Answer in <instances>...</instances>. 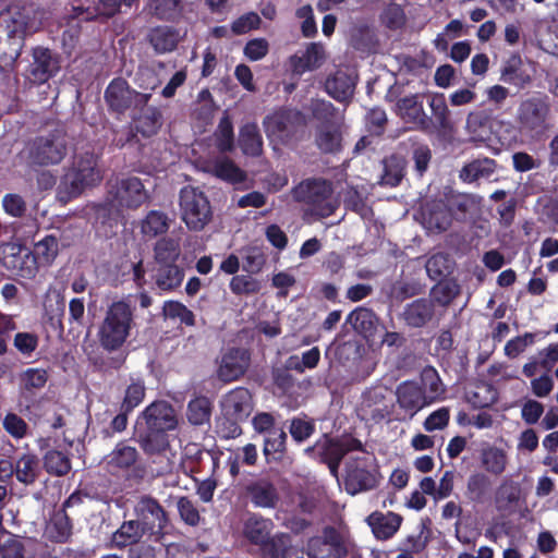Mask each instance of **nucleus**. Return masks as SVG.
<instances>
[{"mask_svg":"<svg viewBox=\"0 0 558 558\" xmlns=\"http://www.w3.org/2000/svg\"><path fill=\"white\" fill-rule=\"evenodd\" d=\"M133 308L126 301H117L108 306L98 327L100 347L109 352L119 350L131 335Z\"/></svg>","mask_w":558,"mask_h":558,"instance_id":"f257e3e1","label":"nucleus"},{"mask_svg":"<svg viewBox=\"0 0 558 558\" xmlns=\"http://www.w3.org/2000/svg\"><path fill=\"white\" fill-rule=\"evenodd\" d=\"M101 179V170L94 154L86 153L76 157L73 167L64 174L58 187V198L62 203H68L73 197L81 195L86 187L100 182Z\"/></svg>","mask_w":558,"mask_h":558,"instance_id":"f03ea898","label":"nucleus"},{"mask_svg":"<svg viewBox=\"0 0 558 558\" xmlns=\"http://www.w3.org/2000/svg\"><path fill=\"white\" fill-rule=\"evenodd\" d=\"M274 523L270 519L257 514L250 515L243 525V535L252 544L257 545L271 558H288L290 537L288 534L271 535Z\"/></svg>","mask_w":558,"mask_h":558,"instance_id":"7ed1b4c3","label":"nucleus"},{"mask_svg":"<svg viewBox=\"0 0 558 558\" xmlns=\"http://www.w3.org/2000/svg\"><path fill=\"white\" fill-rule=\"evenodd\" d=\"M180 218L190 231L205 229L213 219V209L206 194L194 186H185L180 192Z\"/></svg>","mask_w":558,"mask_h":558,"instance_id":"20e7f679","label":"nucleus"},{"mask_svg":"<svg viewBox=\"0 0 558 558\" xmlns=\"http://www.w3.org/2000/svg\"><path fill=\"white\" fill-rule=\"evenodd\" d=\"M148 193L138 178L130 177L117 180L110 184L107 202L101 210L119 211L122 208H137L146 203Z\"/></svg>","mask_w":558,"mask_h":558,"instance_id":"39448f33","label":"nucleus"},{"mask_svg":"<svg viewBox=\"0 0 558 558\" xmlns=\"http://www.w3.org/2000/svg\"><path fill=\"white\" fill-rule=\"evenodd\" d=\"M359 453L350 457L345 469V489L355 495L374 488L378 483V472L371 454L357 450Z\"/></svg>","mask_w":558,"mask_h":558,"instance_id":"423d86ee","label":"nucleus"},{"mask_svg":"<svg viewBox=\"0 0 558 558\" xmlns=\"http://www.w3.org/2000/svg\"><path fill=\"white\" fill-rule=\"evenodd\" d=\"M293 195L296 201L311 205L313 213L319 217L330 216L338 207L331 186L326 181L302 182L294 189Z\"/></svg>","mask_w":558,"mask_h":558,"instance_id":"0eeeda50","label":"nucleus"},{"mask_svg":"<svg viewBox=\"0 0 558 558\" xmlns=\"http://www.w3.org/2000/svg\"><path fill=\"white\" fill-rule=\"evenodd\" d=\"M27 151L28 159L35 165L59 163L66 155V141L62 132L56 131L33 140Z\"/></svg>","mask_w":558,"mask_h":558,"instance_id":"6e6552de","label":"nucleus"},{"mask_svg":"<svg viewBox=\"0 0 558 558\" xmlns=\"http://www.w3.org/2000/svg\"><path fill=\"white\" fill-rule=\"evenodd\" d=\"M264 124L271 142L287 144L305 124V118L298 110H283L269 116Z\"/></svg>","mask_w":558,"mask_h":558,"instance_id":"1a4fd4ad","label":"nucleus"},{"mask_svg":"<svg viewBox=\"0 0 558 558\" xmlns=\"http://www.w3.org/2000/svg\"><path fill=\"white\" fill-rule=\"evenodd\" d=\"M105 98L112 110L123 112L132 107L135 109L146 106L150 94L137 93L131 89L125 81L114 80L107 87Z\"/></svg>","mask_w":558,"mask_h":558,"instance_id":"9d476101","label":"nucleus"},{"mask_svg":"<svg viewBox=\"0 0 558 558\" xmlns=\"http://www.w3.org/2000/svg\"><path fill=\"white\" fill-rule=\"evenodd\" d=\"M549 112L550 106L547 98L533 96L520 104L518 121L523 131H541L546 126Z\"/></svg>","mask_w":558,"mask_h":558,"instance_id":"9b49d317","label":"nucleus"},{"mask_svg":"<svg viewBox=\"0 0 558 558\" xmlns=\"http://www.w3.org/2000/svg\"><path fill=\"white\" fill-rule=\"evenodd\" d=\"M178 426L174 409L166 401L149 404L138 416L136 427L168 432Z\"/></svg>","mask_w":558,"mask_h":558,"instance_id":"f8f14e48","label":"nucleus"},{"mask_svg":"<svg viewBox=\"0 0 558 558\" xmlns=\"http://www.w3.org/2000/svg\"><path fill=\"white\" fill-rule=\"evenodd\" d=\"M135 512L142 526L154 535L156 539L163 535L168 518L163 508L156 499L149 496L141 497L135 506Z\"/></svg>","mask_w":558,"mask_h":558,"instance_id":"ddd939ff","label":"nucleus"},{"mask_svg":"<svg viewBox=\"0 0 558 558\" xmlns=\"http://www.w3.org/2000/svg\"><path fill=\"white\" fill-rule=\"evenodd\" d=\"M360 449L361 442L354 438L347 437L339 440H332L325 437L324 440L318 441L314 448H308L306 450L318 451L328 462L330 471L335 474L342 457L348 452L357 451Z\"/></svg>","mask_w":558,"mask_h":558,"instance_id":"4468645a","label":"nucleus"},{"mask_svg":"<svg viewBox=\"0 0 558 558\" xmlns=\"http://www.w3.org/2000/svg\"><path fill=\"white\" fill-rule=\"evenodd\" d=\"M59 70L58 61L49 49L37 47L33 50V62L29 65V80L43 84Z\"/></svg>","mask_w":558,"mask_h":558,"instance_id":"2eb2a0df","label":"nucleus"},{"mask_svg":"<svg viewBox=\"0 0 558 558\" xmlns=\"http://www.w3.org/2000/svg\"><path fill=\"white\" fill-rule=\"evenodd\" d=\"M221 405L227 416L241 421L253 410L252 396L246 388L239 387L223 397Z\"/></svg>","mask_w":558,"mask_h":558,"instance_id":"dca6fc26","label":"nucleus"},{"mask_svg":"<svg viewBox=\"0 0 558 558\" xmlns=\"http://www.w3.org/2000/svg\"><path fill=\"white\" fill-rule=\"evenodd\" d=\"M396 393L400 408L411 416L424 407L430 404V399H427L423 388L413 381H405L399 385Z\"/></svg>","mask_w":558,"mask_h":558,"instance_id":"f3484780","label":"nucleus"},{"mask_svg":"<svg viewBox=\"0 0 558 558\" xmlns=\"http://www.w3.org/2000/svg\"><path fill=\"white\" fill-rule=\"evenodd\" d=\"M355 84V72L349 69H341L327 80L326 90L336 100L347 101L353 96Z\"/></svg>","mask_w":558,"mask_h":558,"instance_id":"a211bd4d","label":"nucleus"},{"mask_svg":"<svg viewBox=\"0 0 558 558\" xmlns=\"http://www.w3.org/2000/svg\"><path fill=\"white\" fill-rule=\"evenodd\" d=\"M248 363L250 356L245 350H231L222 357L218 376L223 381L235 380L245 373Z\"/></svg>","mask_w":558,"mask_h":558,"instance_id":"6ab92c4d","label":"nucleus"},{"mask_svg":"<svg viewBox=\"0 0 558 558\" xmlns=\"http://www.w3.org/2000/svg\"><path fill=\"white\" fill-rule=\"evenodd\" d=\"M452 222L450 209L444 202L427 204L422 214V223L430 232L446 231Z\"/></svg>","mask_w":558,"mask_h":558,"instance_id":"aec40b11","label":"nucleus"},{"mask_svg":"<svg viewBox=\"0 0 558 558\" xmlns=\"http://www.w3.org/2000/svg\"><path fill=\"white\" fill-rule=\"evenodd\" d=\"M246 496L257 508H275L279 501V494L271 482L260 478L250 483Z\"/></svg>","mask_w":558,"mask_h":558,"instance_id":"412c9836","label":"nucleus"},{"mask_svg":"<svg viewBox=\"0 0 558 558\" xmlns=\"http://www.w3.org/2000/svg\"><path fill=\"white\" fill-rule=\"evenodd\" d=\"M366 521L375 537L385 541L392 537L400 529L402 517L390 511L385 513L375 511L367 517Z\"/></svg>","mask_w":558,"mask_h":558,"instance_id":"4be33fe9","label":"nucleus"},{"mask_svg":"<svg viewBox=\"0 0 558 558\" xmlns=\"http://www.w3.org/2000/svg\"><path fill=\"white\" fill-rule=\"evenodd\" d=\"M136 439L146 454L160 456L169 450L167 432L135 427Z\"/></svg>","mask_w":558,"mask_h":558,"instance_id":"5701e85b","label":"nucleus"},{"mask_svg":"<svg viewBox=\"0 0 558 558\" xmlns=\"http://www.w3.org/2000/svg\"><path fill=\"white\" fill-rule=\"evenodd\" d=\"M325 60V49L320 44L312 43L301 54H294L290 59L293 72L302 74L322 65Z\"/></svg>","mask_w":558,"mask_h":558,"instance_id":"b1692460","label":"nucleus"},{"mask_svg":"<svg viewBox=\"0 0 558 558\" xmlns=\"http://www.w3.org/2000/svg\"><path fill=\"white\" fill-rule=\"evenodd\" d=\"M465 132L472 142L485 143L493 135V121L483 112H470L465 120Z\"/></svg>","mask_w":558,"mask_h":558,"instance_id":"393cba45","label":"nucleus"},{"mask_svg":"<svg viewBox=\"0 0 558 558\" xmlns=\"http://www.w3.org/2000/svg\"><path fill=\"white\" fill-rule=\"evenodd\" d=\"M397 112L405 122L413 123L420 128H425L428 124L423 106L416 95L399 99L397 102Z\"/></svg>","mask_w":558,"mask_h":558,"instance_id":"a878e982","label":"nucleus"},{"mask_svg":"<svg viewBox=\"0 0 558 558\" xmlns=\"http://www.w3.org/2000/svg\"><path fill=\"white\" fill-rule=\"evenodd\" d=\"M156 286L162 291H172L179 288L184 279V271L178 265L154 266Z\"/></svg>","mask_w":558,"mask_h":558,"instance_id":"bb28decb","label":"nucleus"},{"mask_svg":"<svg viewBox=\"0 0 558 558\" xmlns=\"http://www.w3.org/2000/svg\"><path fill=\"white\" fill-rule=\"evenodd\" d=\"M434 315L432 301L421 299L407 305L403 317L408 325L412 327H422L428 323Z\"/></svg>","mask_w":558,"mask_h":558,"instance_id":"cd10ccee","label":"nucleus"},{"mask_svg":"<svg viewBox=\"0 0 558 558\" xmlns=\"http://www.w3.org/2000/svg\"><path fill=\"white\" fill-rule=\"evenodd\" d=\"M180 254L178 240L162 238L156 242L154 247V266L177 265Z\"/></svg>","mask_w":558,"mask_h":558,"instance_id":"c85d7f7f","label":"nucleus"},{"mask_svg":"<svg viewBox=\"0 0 558 558\" xmlns=\"http://www.w3.org/2000/svg\"><path fill=\"white\" fill-rule=\"evenodd\" d=\"M465 399L475 408H486L496 401L497 392L490 384L477 381L469 386Z\"/></svg>","mask_w":558,"mask_h":558,"instance_id":"c756f323","label":"nucleus"},{"mask_svg":"<svg viewBox=\"0 0 558 558\" xmlns=\"http://www.w3.org/2000/svg\"><path fill=\"white\" fill-rule=\"evenodd\" d=\"M482 466L493 475H500L508 464V456L501 448L488 446L481 451Z\"/></svg>","mask_w":558,"mask_h":558,"instance_id":"7c9ffc66","label":"nucleus"},{"mask_svg":"<svg viewBox=\"0 0 558 558\" xmlns=\"http://www.w3.org/2000/svg\"><path fill=\"white\" fill-rule=\"evenodd\" d=\"M496 170V162L489 158L476 159L465 165L460 171L464 182H474L478 179L489 178Z\"/></svg>","mask_w":558,"mask_h":558,"instance_id":"2f4dec72","label":"nucleus"},{"mask_svg":"<svg viewBox=\"0 0 558 558\" xmlns=\"http://www.w3.org/2000/svg\"><path fill=\"white\" fill-rule=\"evenodd\" d=\"M170 226L169 217L159 210H150L141 222V232L148 239L167 232Z\"/></svg>","mask_w":558,"mask_h":558,"instance_id":"473e14b6","label":"nucleus"},{"mask_svg":"<svg viewBox=\"0 0 558 558\" xmlns=\"http://www.w3.org/2000/svg\"><path fill=\"white\" fill-rule=\"evenodd\" d=\"M136 448L119 444L106 458L107 464L111 471L119 469H128L137 460Z\"/></svg>","mask_w":558,"mask_h":558,"instance_id":"72a5a7b5","label":"nucleus"},{"mask_svg":"<svg viewBox=\"0 0 558 558\" xmlns=\"http://www.w3.org/2000/svg\"><path fill=\"white\" fill-rule=\"evenodd\" d=\"M147 532L140 521L124 522L112 535V543L118 547H125L137 543Z\"/></svg>","mask_w":558,"mask_h":558,"instance_id":"f704fd0d","label":"nucleus"},{"mask_svg":"<svg viewBox=\"0 0 558 558\" xmlns=\"http://www.w3.org/2000/svg\"><path fill=\"white\" fill-rule=\"evenodd\" d=\"M408 0H390L386 3L381 14V22L391 29H398L405 25L407 15L404 8Z\"/></svg>","mask_w":558,"mask_h":558,"instance_id":"c9c22d12","label":"nucleus"},{"mask_svg":"<svg viewBox=\"0 0 558 558\" xmlns=\"http://www.w3.org/2000/svg\"><path fill=\"white\" fill-rule=\"evenodd\" d=\"M179 39V33L167 26L156 27L149 34L150 44L159 53L172 51L177 47Z\"/></svg>","mask_w":558,"mask_h":558,"instance_id":"e433bc0d","label":"nucleus"},{"mask_svg":"<svg viewBox=\"0 0 558 558\" xmlns=\"http://www.w3.org/2000/svg\"><path fill=\"white\" fill-rule=\"evenodd\" d=\"M208 171L216 177L232 183L242 182L245 179L244 172L228 158H218L208 165Z\"/></svg>","mask_w":558,"mask_h":558,"instance_id":"4c0bfd02","label":"nucleus"},{"mask_svg":"<svg viewBox=\"0 0 558 558\" xmlns=\"http://www.w3.org/2000/svg\"><path fill=\"white\" fill-rule=\"evenodd\" d=\"M15 476L19 482L29 485L38 476V459L34 454L25 453L21 456L15 463Z\"/></svg>","mask_w":558,"mask_h":558,"instance_id":"58836bf2","label":"nucleus"},{"mask_svg":"<svg viewBox=\"0 0 558 558\" xmlns=\"http://www.w3.org/2000/svg\"><path fill=\"white\" fill-rule=\"evenodd\" d=\"M347 322L365 338H371L375 329L376 316L367 308H357L349 314Z\"/></svg>","mask_w":558,"mask_h":558,"instance_id":"ea45409f","label":"nucleus"},{"mask_svg":"<svg viewBox=\"0 0 558 558\" xmlns=\"http://www.w3.org/2000/svg\"><path fill=\"white\" fill-rule=\"evenodd\" d=\"M140 109L142 110V113L135 118L136 130L145 136L156 134L161 125L160 112L154 107L144 106Z\"/></svg>","mask_w":558,"mask_h":558,"instance_id":"a19ab883","label":"nucleus"},{"mask_svg":"<svg viewBox=\"0 0 558 558\" xmlns=\"http://www.w3.org/2000/svg\"><path fill=\"white\" fill-rule=\"evenodd\" d=\"M240 145L246 155L257 156L262 151L263 142L256 124H245L240 131Z\"/></svg>","mask_w":558,"mask_h":558,"instance_id":"79ce46f5","label":"nucleus"},{"mask_svg":"<svg viewBox=\"0 0 558 558\" xmlns=\"http://www.w3.org/2000/svg\"><path fill=\"white\" fill-rule=\"evenodd\" d=\"M38 260L33 252L27 248H19L12 260V268L23 278H32L37 272Z\"/></svg>","mask_w":558,"mask_h":558,"instance_id":"37998d69","label":"nucleus"},{"mask_svg":"<svg viewBox=\"0 0 558 558\" xmlns=\"http://www.w3.org/2000/svg\"><path fill=\"white\" fill-rule=\"evenodd\" d=\"M211 414V403L205 397H198L191 400L187 404L186 416L191 424L203 425L209 422Z\"/></svg>","mask_w":558,"mask_h":558,"instance_id":"c03bdc74","label":"nucleus"},{"mask_svg":"<svg viewBox=\"0 0 558 558\" xmlns=\"http://www.w3.org/2000/svg\"><path fill=\"white\" fill-rule=\"evenodd\" d=\"M145 390V384L141 378H131L130 384L125 388L121 411L131 412L138 407L144 400Z\"/></svg>","mask_w":558,"mask_h":558,"instance_id":"a18cd8bd","label":"nucleus"},{"mask_svg":"<svg viewBox=\"0 0 558 558\" xmlns=\"http://www.w3.org/2000/svg\"><path fill=\"white\" fill-rule=\"evenodd\" d=\"M519 499V490L512 483L501 484L495 496L496 508L500 512L511 513Z\"/></svg>","mask_w":558,"mask_h":558,"instance_id":"49530a36","label":"nucleus"},{"mask_svg":"<svg viewBox=\"0 0 558 558\" xmlns=\"http://www.w3.org/2000/svg\"><path fill=\"white\" fill-rule=\"evenodd\" d=\"M341 132L336 126H323L316 136V144L324 153H336L341 148Z\"/></svg>","mask_w":558,"mask_h":558,"instance_id":"de8ad7c7","label":"nucleus"},{"mask_svg":"<svg viewBox=\"0 0 558 558\" xmlns=\"http://www.w3.org/2000/svg\"><path fill=\"white\" fill-rule=\"evenodd\" d=\"M387 395L388 389L381 386L368 389L363 395L362 405L364 408L373 409L372 412L374 415L378 414L384 416L385 413L388 412V407L385 404Z\"/></svg>","mask_w":558,"mask_h":558,"instance_id":"09e8293b","label":"nucleus"},{"mask_svg":"<svg viewBox=\"0 0 558 558\" xmlns=\"http://www.w3.org/2000/svg\"><path fill=\"white\" fill-rule=\"evenodd\" d=\"M162 313L168 319L178 320L186 326L195 325L193 312L179 301H166L162 306Z\"/></svg>","mask_w":558,"mask_h":558,"instance_id":"8fccbe9b","label":"nucleus"},{"mask_svg":"<svg viewBox=\"0 0 558 558\" xmlns=\"http://www.w3.org/2000/svg\"><path fill=\"white\" fill-rule=\"evenodd\" d=\"M71 523L64 511H58L51 518L48 526V535L58 541L63 542L71 535Z\"/></svg>","mask_w":558,"mask_h":558,"instance_id":"3c124183","label":"nucleus"},{"mask_svg":"<svg viewBox=\"0 0 558 558\" xmlns=\"http://www.w3.org/2000/svg\"><path fill=\"white\" fill-rule=\"evenodd\" d=\"M33 254L36 256L39 265L50 264L58 254V241L54 236L48 235L37 242Z\"/></svg>","mask_w":558,"mask_h":558,"instance_id":"603ef678","label":"nucleus"},{"mask_svg":"<svg viewBox=\"0 0 558 558\" xmlns=\"http://www.w3.org/2000/svg\"><path fill=\"white\" fill-rule=\"evenodd\" d=\"M44 465L47 472L58 476L66 474L71 469L69 458L57 450H51L46 453Z\"/></svg>","mask_w":558,"mask_h":558,"instance_id":"864d4df0","label":"nucleus"},{"mask_svg":"<svg viewBox=\"0 0 558 558\" xmlns=\"http://www.w3.org/2000/svg\"><path fill=\"white\" fill-rule=\"evenodd\" d=\"M459 294V287L451 281H444L436 284L430 292L432 304L435 302L447 306Z\"/></svg>","mask_w":558,"mask_h":558,"instance_id":"5fc2aeb1","label":"nucleus"},{"mask_svg":"<svg viewBox=\"0 0 558 558\" xmlns=\"http://www.w3.org/2000/svg\"><path fill=\"white\" fill-rule=\"evenodd\" d=\"M422 383L424 386L423 391L426 393L427 399H430V403L444 393V387L435 369H425L422 374Z\"/></svg>","mask_w":558,"mask_h":558,"instance_id":"6e6d98bb","label":"nucleus"},{"mask_svg":"<svg viewBox=\"0 0 558 558\" xmlns=\"http://www.w3.org/2000/svg\"><path fill=\"white\" fill-rule=\"evenodd\" d=\"M215 136L221 151H229L233 148V128L228 116L220 120Z\"/></svg>","mask_w":558,"mask_h":558,"instance_id":"4d7b16f0","label":"nucleus"},{"mask_svg":"<svg viewBox=\"0 0 558 558\" xmlns=\"http://www.w3.org/2000/svg\"><path fill=\"white\" fill-rule=\"evenodd\" d=\"M451 268V260L450 258L442 254L438 253L433 255L427 262H426V271L427 275L436 280L442 276H446Z\"/></svg>","mask_w":558,"mask_h":558,"instance_id":"13d9d810","label":"nucleus"},{"mask_svg":"<svg viewBox=\"0 0 558 558\" xmlns=\"http://www.w3.org/2000/svg\"><path fill=\"white\" fill-rule=\"evenodd\" d=\"M150 10L159 19L170 20L179 15L180 0H154Z\"/></svg>","mask_w":558,"mask_h":558,"instance_id":"bf43d9fd","label":"nucleus"},{"mask_svg":"<svg viewBox=\"0 0 558 558\" xmlns=\"http://www.w3.org/2000/svg\"><path fill=\"white\" fill-rule=\"evenodd\" d=\"M320 359V352L318 348H312L311 350L304 352L302 354V360L300 361L298 356H291L288 361V365L290 368H293L298 372H303L304 368H314L318 364Z\"/></svg>","mask_w":558,"mask_h":558,"instance_id":"052dcab7","label":"nucleus"},{"mask_svg":"<svg viewBox=\"0 0 558 558\" xmlns=\"http://www.w3.org/2000/svg\"><path fill=\"white\" fill-rule=\"evenodd\" d=\"M230 289L235 294H253L259 291V283L250 276L239 275L231 279Z\"/></svg>","mask_w":558,"mask_h":558,"instance_id":"680f3d73","label":"nucleus"},{"mask_svg":"<svg viewBox=\"0 0 558 558\" xmlns=\"http://www.w3.org/2000/svg\"><path fill=\"white\" fill-rule=\"evenodd\" d=\"M489 482L482 473L472 474L468 480L466 492L472 500H481L487 492Z\"/></svg>","mask_w":558,"mask_h":558,"instance_id":"e2e57ef3","label":"nucleus"},{"mask_svg":"<svg viewBox=\"0 0 558 558\" xmlns=\"http://www.w3.org/2000/svg\"><path fill=\"white\" fill-rule=\"evenodd\" d=\"M535 333L526 332L523 336L515 337L509 340L505 345V353L509 357H517L529 345L535 342Z\"/></svg>","mask_w":558,"mask_h":558,"instance_id":"0e129e2a","label":"nucleus"},{"mask_svg":"<svg viewBox=\"0 0 558 558\" xmlns=\"http://www.w3.org/2000/svg\"><path fill=\"white\" fill-rule=\"evenodd\" d=\"M47 383V373L41 368H28L21 374V384L25 389H39Z\"/></svg>","mask_w":558,"mask_h":558,"instance_id":"69168bd1","label":"nucleus"},{"mask_svg":"<svg viewBox=\"0 0 558 558\" xmlns=\"http://www.w3.org/2000/svg\"><path fill=\"white\" fill-rule=\"evenodd\" d=\"M287 434L281 428H274L269 430L265 438L264 453L269 456L271 453L281 452L284 449Z\"/></svg>","mask_w":558,"mask_h":558,"instance_id":"338daca9","label":"nucleus"},{"mask_svg":"<svg viewBox=\"0 0 558 558\" xmlns=\"http://www.w3.org/2000/svg\"><path fill=\"white\" fill-rule=\"evenodd\" d=\"M450 418V412L448 408H440L433 413H430L426 420L424 421V428L427 432H434L438 429H444Z\"/></svg>","mask_w":558,"mask_h":558,"instance_id":"774afa93","label":"nucleus"}]
</instances>
